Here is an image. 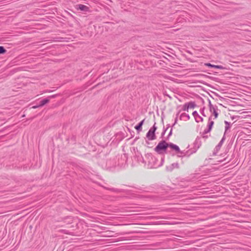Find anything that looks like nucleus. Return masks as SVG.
<instances>
[{
	"instance_id": "obj_1",
	"label": "nucleus",
	"mask_w": 251,
	"mask_h": 251,
	"mask_svg": "<svg viewBox=\"0 0 251 251\" xmlns=\"http://www.w3.org/2000/svg\"><path fill=\"white\" fill-rule=\"evenodd\" d=\"M127 160V156L126 153L121 155H118L113 160H109L106 162V166L108 168L115 167L118 166L120 167H124L126 164Z\"/></svg>"
},
{
	"instance_id": "obj_2",
	"label": "nucleus",
	"mask_w": 251,
	"mask_h": 251,
	"mask_svg": "<svg viewBox=\"0 0 251 251\" xmlns=\"http://www.w3.org/2000/svg\"><path fill=\"white\" fill-rule=\"evenodd\" d=\"M168 145L165 140H162L160 141L158 145L154 149L155 151L158 154H164L169 152L168 150Z\"/></svg>"
},
{
	"instance_id": "obj_3",
	"label": "nucleus",
	"mask_w": 251,
	"mask_h": 251,
	"mask_svg": "<svg viewBox=\"0 0 251 251\" xmlns=\"http://www.w3.org/2000/svg\"><path fill=\"white\" fill-rule=\"evenodd\" d=\"M147 157L149 164L151 165V167L152 168H157L162 166L164 161V158H162L160 163H158L156 158L151 154H148Z\"/></svg>"
},
{
	"instance_id": "obj_4",
	"label": "nucleus",
	"mask_w": 251,
	"mask_h": 251,
	"mask_svg": "<svg viewBox=\"0 0 251 251\" xmlns=\"http://www.w3.org/2000/svg\"><path fill=\"white\" fill-rule=\"evenodd\" d=\"M201 137L198 136L195 142L193 143V147L190 149L191 152L188 155H191L193 153L196 152L197 150L200 148L201 146Z\"/></svg>"
},
{
	"instance_id": "obj_5",
	"label": "nucleus",
	"mask_w": 251,
	"mask_h": 251,
	"mask_svg": "<svg viewBox=\"0 0 251 251\" xmlns=\"http://www.w3.org/2000/svg\"><path fill=\"white\" fill-rule=\"evenodd\" d=\"M157 129V126H155V123H154V125L151 127L148 132L147 133L146 137L149 140H153L155 139L156 136L155 134V132Z\"/></svg>"
},
{
	"instance_id": "obj_6",
	"label": "nucleus",
	"mask_w": 251,
	"mask_h": 251,
	"mask_svg": "<svg viewBox=\"0 0 251 251\" xmlns=\"http://www.w3.org/2000/svg\"><path fill=\"white\" fill-rule=\"evenodd\" d=\"M168 148H170L173 151H174L175 153L176 154L178 152H180V149L179 147L172 143H168Z\"/></svg>"
},
{
	"instance_id": "obj_7",
	"label": "nucleus",
	"mask_w": 251,
	"mask_h": 251,
	"mask_svg": "<svg viewBox=\"0 0 251 251\" xmlns=\"http://www.w3.org/2000/svg\"><path fill=\"white\" fill-rule=\"evenodd\" d=\"M179 164L178 163H174L170 165L167 166L166 167V170L168 172H172L175 168H178Z\"/></svg>"
},
{
	"instance_id": "obj_8",
	"label": "nucleus",
	"mask_w": 251,
	"mask_h": 251,
	"mask_svg": "<svg viewBox=\"0 0 251 251\" xmlns=\"http://www.w3.org/2000/svg\"><path fill=\"white\" fill-rule=\"evenodd\" d=\"M134 158L137 160L138 162L144 163V160L142 157L141 154L139 151H137L135 152L134 155Z\"/></svg>"
},
{
	"instance_id": "obj_9",
	"label": "nucleus",
	"mask_w": 251,
	"mask_h": 251,
	"mask_svg": "<svg viewBox=\"0 0 251 251\" xmlns=\"http://www.w3.org/2000/svg\"><path fill=\"white\" fill-rule=\"evenodd\" d=\"M76 9L77 10L85 12H88L90 11V8L89 7L82 4H77L76 5Z\"/></svg>"
},
{
	"instance_id": "obj_10",
	"label": "nucleus",
	"mask_w": 251,
	"mask_h": 251,
	"mask_svg": "<svg viewBox=\"0 0 251 251\" xmlns=\"http://www.w3.org/2000/svg\"><path fill=\"white\" fill-rule=\"evenodd\" d=\"M190 152H191L190 149L187 151H181L180 150V152H178L176 154H177V156L180 157H184V156L189 157L191 155H188Z\"/></svg>"
},
{
	"instance_id": "obj_11",
	"label": "nucleus",
	"mask_w": 251,
	"mask_h": 251,
	"mask_svg": "<svg viewBox=\"0 0 251 251\" xmlns=\"http://www.w3.org/2000/svg\"><path fill=\"white\" fill-rule=\"evenodd\" d=\"M192 114L194 117L196 122L199 123L200 121H203V118L199 115L196 111H194Z\"/></svg>"
},
{
	"instance_id": "obj_12",
	"label": "nucleus",
	"mask_w": 251,
	"mask_h": 251,
	"mask_svg": "<svg viewBox=\"0 0 251 251\" xmlns=\"http://www.w3.org/2000/svg\"><path fill=\"white\" fill-rule=\"evenodd\" d=\"M49 99H44L42 100L39 101V103L38 105L34 106V108H37L39 107H41L45 105L46 104L48 103L49 102Z\"/></svg>"
},
{
	"instance_id": "obj_13",
	"label": "nucleus",
	"mask_w": 251,
	"mask_h": 251,
	"mask_svg": "<svg viewBox=\"0 0 251 251\" xmlns=\"http://www.w3.org/2000/svg\"><path fill=\"white\" fill-rule=\"evenodd\" d=\"M179 119L180 120L186 121L190 119V116L189 115V114L187 113H183L180 115L179 117Z\"/></svg>"
},
{
	"instance_id": "obj_14",
	"label": "nucleus",
	"mask_w": 251,
	"mask_h": 251,
	"mask_svg": "<svg viewBox=\"0 0 251 251\" xmlns=\"http://www.w3.org/2000/svg\"><path fill=\"white\" fill-rule=\"evenodd\" d=\"M225 139L224 136L222 138L220 142L219 143V144L216 146L215 150H216L217 151H219L220 149H221V147H222Z\"/></svg>"
},
{
	"instance_id": "obj_15",
	"label": "nucleus",
	"mask_w": 251,
	"mask_h": 251,
	"mask_svg": "<svg viewBox=\"0 0 251 251\" xmlns=\"http://www.w3.org/2000/svg\"><path fill=\"white\" fill-rule=\"evenodd\" d=\"M213 125H214V122L212 120V117L211 116L209 118V120H208V125H207L208 130H211V129L212 128Z\"/></svg>"
},
{
	"instance_id": "obj_16",
	"label": "nucleus",
	"mask_w": 251,
	"mask_h": 251,
	"mask_svg": "<svg viewBox=\"0 0 251 251\" xmlns=\"http://www.w3.org/2000/svg\"><path fill=\"white\" fill-rule=\"evenodd\" d=\"M145 119L141 121L137 125H136L135 127V128L137 131H141L142 130V126L144 123Z\"/></svg>"
},
{
	"instance_id": "obj_17",
	"label": "nucleus",
	"mask_w": 251,
	"mask_h": 251,
	"mask_svg": "<svg viewBox=\"0 0 251 251\" xmlns=\"http://www.w3.org/2000/svg\"><path fill=\"white\" fill-rule=\"evenodd\" d=\"M64 222L67 224H70L72 223L73 221V217L71 216H68L64 218Z\"/></svg>"
},
{
	"instance_id": "obj_18",
	"label": "nucleus",
	"mask_w": 251,
	"mask_h": 251,
	"mask_svg": "<svg viewBox=\"0 0 251 251\" xmlns=\"http://www.w3.org/2000/svg\"><path fill=\"white\" fill-rule=\"evenodd\" d=\"M188 109L194 108L197 106V105L194 101H190L187 103Z\"/></svg>"
},
{
	"instance_id": "obj_19",
	"label": "nucleus",
	"mask_w": 251,
	"mask_h": 251,
	"mask_svg": "<svg viewBox=\"0 0 251 251\" xmlns=\"http://www.w3.org/2000/svg\"><path fill=\"white\" fill-rule=\"evenodd\" d=\"M205 65L207 66L210 67L211 68H217V69H220L223 68V67L222 66L212 65L210 63H206V64H205Z\"/></svg>"
},
{
	"instance_id": "obj_20",
	"label": "nucleus",
	"mask_w": 251,
	"mask_h": 251,
	"mask_svg": "<svg viewBox=\"0 0 251 251\" xmlns=\"http://www.w3.org/2000/svg\"><path fill=\"white\" fill-rule=\"evenodd\" d=\"M211 130H208V128L204 129V131L202 133V138L204 139H207L208 138V135H205L206 134L210 132Z\"/></svg>"
},
{
	"instance_id": "obj_21",
	"label": "nucleus",
	"mask_w": 251,
	"mask_h": 251,
	"mask_svg": "<svg viewBox=\"0 0 251 251\" xmlns=\"http://www.w3.org/2000/svg\"><path fill=\"white\" fill-rule=\"evenodd\" d=\"M225 124L226 125L225 126V132L227 131V130L230 128V123L227 121H225Z\"/></svg>"
},
{
	"instance_id": "obj_22",
	"label": "nucleus",
	"mask_w": 251,
	"mask_h": 251,
	"mask_svg": "<svg viewBox=\"0 0 251 251\" xmlns=\"http://www.w3.org/2000/svg\"><path fill=\"white\" fill-rule=\"evenodd\" d=\"M182 110L183 111H188L189 109H188V106H187V103H185L183 105V106H182Z\"/></svg>"
},
{
	"instance_id": "obj_23",
	"label": "nucleus",
	"mask_w": 251,
	"mask_h": 251,
	"mask_svg": "<svg viewBox=\"0 0 251 251\" xmlns=\"http://www.w3.org/2000/svg\"><path fill=\"white\" fill-rule=\"evenodd\" d=\"M6 51V50L2 46H0V54H3Z\"/></svg>"
},
{
	"instance_id": "obj_24",
	"label": "nucleus",
	"mask_w": 251,
	"mask_h": 251,
	"mask_svg": "<svg viewBox=\"0 0 251 251\" xmlns=\"http://www.w3.org/2000/svg\"><path fill=\"white\" fill-rule=\"evenodd\" d=\"M106 189H107L108 190H109L110 191H112L113 192H120L119 189H116V188H106Z\"/></svg>"
},
{
	"instance_id": "obj_25",
	"label": "nucleus",
	"mask_w": 251,
	"mask_h": 251,
	"mask_svg": "<svg viewBox=\"0 0 251 251\" xmlns=\"http://www.w3.org/2000/svg\"><path fill=\"white\" fill-rule=\"evenodd\" d=\"M170 127V124H168V125H167V128H166V129H164V130H163V131L162 132V136H163V135L165 134V133L166 131H167V130L168 129V128L169 127Z\"/></svg>"
},
{
	"instance_id": "obj_26",
	"label": "nucleus",
	"mask_w": 251,
	"mask_h": 251,
	"mask_svg": "<svg viewBox=\"0 0 251 251\" xmlns=\"http://www.w3.org/2000/svg\"><path fill=\"white\" fill-rule=\"evenodd\" d=\"M213 110H214V112H213V114H214V115L215 116V119L217 118V117H218V113L216 111V110H215V108H213Z\"/></svg>"
},
{
	"instance_id": "obj_27",
	"label": "nucleus",
	"mask_w": 251,
	"mask_h": 251,
	"mask_svg": "<svg viewBox=\"0 0 251 251\" xmlns=\"http://www.w3.org/2000/svg\"><path fill=\"white\" fill-rule=\"evenodd\" d=\"M180 111L176 114V117L175 118V124H177V118H178V115L180 113Z\"/></svg>"
},
{
	"instance_id": "obj_28",
	"label": "nucleus",
	"mask_w": 251,
	"mask_h": 251,
	"mask_svg": "<svg viewBox=\"0 0 251 251\" xmlns=\"http://www.w3.org/2000/svg\"><path fill=\"white\" fill-rule=\"evenodd\" d=\"M204 108H201L200 109V113L204 116H205V114H204Z\"/></svg>"
},
{
	"instance_id": "obj_29",
	"label": "nucleus",
	"mask_w": 251,
	"mask_h": 251,
	"mask_svg": "<svg viewBox=\"0 0 251 251\" xmlns=\"http://www.w3.org/2000/svg\"><path fill=\"white\" fill-rule=\"evenodd\" d=\"M209 108H210V110H212V108H213H213H214V107L212 106V105L211 104V103L210 100H209Z\"/></svg>"
},
{
	"instance_id": "obj_30",
	"label": "nucleus",
	"mask_w": 251,
	"mask_h": 251,
	"mask_svg": "<svg viewBox=\"0 0 251 251\" xmlns=\"http://www.w3.org/2000/svg\"><path fill=\"white\" fill-rule=\"evenodd\" d=\"M172 131H173V129L171 128L169 133V134H168V138H169V137H170L172 135Z\"/></svg>"
},
{
	"instance_id": "obj_31",
	"label": "nucleus",
	"mask_w": 251,
	"mask_h": 251,
	"mask_svg": "<svg viewBox=\"0 0 251 251\" xmlns=\"http://www.w3.org/2000/svg\"><path fill=\"white\" fill-rule=\"evenodd\" d=\"M176 124H175V123L173 124V125L172 126V128L173 129V127L176 125Z\"/></svg>"
}]
</instances>
